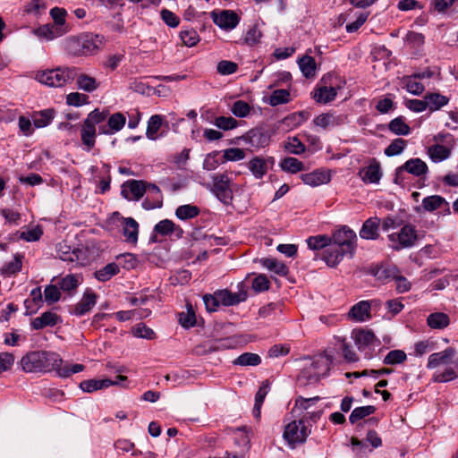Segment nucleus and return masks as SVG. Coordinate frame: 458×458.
I'll use <instances>...</instances> for the list:
<instances>
[{
    "instance_id": "1",
    "label": "nucleus",
    "mask_w": 458,
    "mask_h": 458,
    "mask_svg": "<svg viewBox=\"0 0 458 458\" xmlns=\"http://www.w3.org/2000/svg\"><path fill=\"white\" fill-rule=\"evenodd\" d=\"M21 366L27 373H50L66 378L85 369L82 364H71L64 361L61 356L54 352L33 351L25 354L21 360Z\"/></svg>"
},
{
    "instance_id": "2",
    "label": "nucleus",
    "mask_w": 458,
    "mask_h": 458,
    "mask_svg": "<svg viewBox=\"0 0 458 458\" xmlns=\"http://www.w3.org/2000/svg\"><path fill=\"white\" fill-rule=\"evenodd\" d=\"M427 368L436 369L432 381L437 383H447L458 377V354L457 352L448 347L444 351L434 352L428 356Z\"/></svg>"
},
{
    "instance_id": "3",
    "label": "nucleus",
    "mask_w": 458,
    "mask_h": 458,
    "mask_svg": "<svg viewBox=\"0 0 458 458\" xmlns=\"http://www.w3.org/2000/svg\"><path fill=\"white\" fill-rule=\"evenodd\" d=\"M341 354L333 349H327L324 352L310 358V363L303 369V375L310 380L317 381L320 377L326 376L335 363L340 361Z\"/></svg>"
},
{
    "instance_id": "4",
    "label": "nucleus",
    "mask_w": 458,
    "mask_h": 458,
    "mask_svg": "<svg viewBox=\"0 0 458 458\" xmlns=\"http://www.w3.org/2000/svg\"><path fill=\"white\" fill-rule=\"evenodd\" d=\"M102 43L103 37L86 33L68 38L65 41V49L73 56L89 55L95 54Z\"/></svg>"
},
{
    "instance_id": "5",
    "label": "nucleus",
    "mask_w": 458,
    "mask_h": 458,
    "mask_svg": "<svg viewBox=\"0 0 458 458\" xmlns=\"http://www.w3.org/2000/svg\"><path fill=\"white\" fill-rule=\"evenodd\" d=\"M77 75V70L74 67H56L45 71H39L36 73V80L48 87L61 88L67 83L72 82Z\"/></svg>"
},
{
    "instance_id": "6",
    "label": "nucleus",
    "mask_w": 458,
    "mask_h": 458,
    "mask_svg": "<svg viewBox=\"0 0 458 458\" xmlns=\"http://www.w3.org/2000/svg\"><path fill=\"white\" fill-rule=\"evenodd\" d=\"M109 224L120 229L125 242L136 243L139 233V224L131 217H123L119 212H114L109 218Z\"/></svg>"
},
{
    "instance_id": "7",
    "label": "nucleus",
    "mask_w": 458,
    "mask_h": 458,
    "mask_svg": "<svg viewBox=\"0 0 458 458\" xmlns=\"http://www.w3.org/2000/svg\"><path fill=\"white\" fill-rule=\"evenodd\" d=\"M388 239L391 242L390 247L394 250H400L412 247L418 235L415 227L408 224L403 225L399 232L389 234Z\"/></svg>"
},
{
    "instance_id": "8",
    "label": "nucleus",
    "mask_w": 458,
    "mask_h": 458,
    "mask_svg": "<svg viewBox=\"0 0 458 458\" xmlns=\"http://www.w3.org/2000/svg\"><path fill=\"white\" fill-rule=\"evenodd\" d=\"M428 171L427 164L420 158L415 157L407 160L403 165L399 166L395 171L394 182L401 184L403 182L404 172L416 177L425 175Z\"/></svg>"
},
{
    "instance_id": "9",
    "label": "nucleus",
    "mask_w": 458,
    "mask_h": 458,
    "mask_svg": "<svg viewBox=\"0 0 458 458\" xmlns=\"http://www.w3.org/2000/svg\"><path fill=\"white\" fill-rule=\"evenodd\" d=\"M331 242L334 245L339 246L349 252V257L352 258L356 250L357 236L354 231L344 226L343 228L335 231L332 236Z\"/></svg>"
},
{
    "instance_id": "10",
    "label": "nucleus",
    "mask_w": 458,
    "mask_h": 458,
    "mask_svg": "<svg viewBox=\"0 0 458 458\" xmlns=\"http://www.w3.org/2000/svg\"><path fill=\"white\" fill-rule=\"evenodd\" d=\"M310 431L308 430L303 420L292 421L286 425L284 431V437L292 446L295 444L305 442Z\"/></svg>"
},
{
    "instance_id": "11",
    "label": "nucleus",
    "mask_w": 458,
    "mask_h": 458,
    "mask_svg": "<svg viewBox=\"0 0 458 458\" xmlns=\"http://www.w3.org/2000/svg\"><path fill=\"white\" fill-rule=\"evenodd\" d=\"M377 305V301H360L354 304L348 312V318L356 322H365L372 318L371 309Z\"/></svg>"
},
{
    "instance_id": "12",
    "label": "nucleus",
    "mask_w": 458,
    "mask_h": 458,
    "mask_svg": "<svg viewBox=\"0 0 458 458\" xmlns=\"http://www.w3.org/2000/svg\"><path fill=\"white\" fill-rule=\"evenodd\" d=\"M98 294L92 289H86L81 299L71 308V314L81 317L89 313L96 305Z\"/></svg>"
},
{
    "instance_id": "13",
    "label": "nucleus",
    "mask_w": 458,
    "mask_h": 458,
    "mask_svg": "<svg viewBox=\"0 0 458 458\" xmlns=\"http://www.w3.org/2000/svg\"><path fill=\"white\" fill-rule=\"evenodd\" d=\"M211 18L216 25L225 30L234 29L240 21L237 13L231 10H223L220 13L213 11Z\"/></svg>"
},
{
    "instance_id": "14",
    "label": "nucleus",
    "mask_w": 458,
    "mask_h": 458,
    "mask_svg": "<svg viewBox=\"0 0 458 458\" xmlns=\"http://www.w3.org/2000/svg\"><path fill=\"white\" fill-rule=\"evenodd\" d=\"M127 377L124 376H117L116 380L113 381L110 379H88L83 380L80 383V388L86 393H92L94 391L106 388L113 385H122L123 382L126 381Z\"/></svg>"
},
{
    "instance_id": "15",
    "label": "nucleus",
    "mask_w": 458,
    "mask_h": 458,
    "mask_svg": "<svg viewBox=\"0 0 458 458\" xmlns=\"http://www.w3.org/2000/svg\"><path fill=\"white\" fill-rule=\"evenodd\" d=\"M121 195L129 201L140 200L143 196V181L124 182L121 186Z\"/></svg>"
},
{
    "instance_id": "16",
    "label": "nucleus",
    "mask_w": 458,
    "mask_h": 458,
    "mask_svg": "<svg viewBox=\"0 0 458 458\" xmlns=\"http://www.w3.org/2000/svg\"><path fill=\"white\" fill-rule=\"evenodd\" d=\"M358 174L364 183H378L382 177L380 165L376 159H372L369 165L360 169Z\"/></svg>"
},
{
    "instance_id": "17",
    "label": "nucleus",
    "mask_w": 458,
    "mask_h": 458,
    "mask_svg": "<svg viewBox=\"0 0 458 458\" xmlns=\"http://www.w3.org/2000/svg\"><path fill=\"white\" fill-rule=\"evenodd\" d=\"M245 143L256 148H264L269 143V136L262 129L254 128L242 136Z\"/></svg>"
},
{
    "instance_id": "18",
    "label": "nucleus",
    "mask_w": 458,
    "mask_h": 458,
    "mask_svg": "<svg viewBox=\"0 0 458 458\" xmlns=\"http://www.w3.org/2000/svg\"><path fill=\"white\" fill-rule=\"evenodd\" d=\"M347 255L349 256V252L345 250L330 243L324 250L322 259L328 267H335Z\"/></svg>"
},
{
    "instance_id": "19",
    "label": "nucleus",
    "mask_w": 458,
    "mask_h": 458,
    "mask_svg": "<svg viewBox=\"0 0 458 458\" xmlns=\"http://www.w3.org/2000/svg\"><path fill=\"white\" fill-rule=\"evenodd\" d=\"M58 256L62 260L74 263L76 266L85 265V259H83L84 251L82 250H71L69 246L60 245L58 249Z\"/></svg>"
},
{
    "instance_id": "20",
    "label": "nucleus",
    "mask_w": 458,
    "mask_h": 458,
    "mask_svg": "<svg viewBox=\"0 0 458 458\" xmlns=\"http://www.w3.org/2000/svg\"><path fill=\"white\" fill-rule=\"evenodd\" d=\"M214 188L219 199L226 202L232 199V191L230 190V179L225 174H217L213 177Z\"/></svg>"
},
{
    "instance_id": "21",
    "label": "nucleus",
    "mask_w": 458,
    "mask_h": 458,
    "mask_svg": "<svg viewBox=\"0 0 458 458\" xmlns=\"http://www.w3.org/2000/svg\"><path fill=\"white\" fill-rule=\"evenodd\" d=\"M164 118L160 114L152 115L148 121L147 125V130L145 131L148 139L151 140H157L162 138L165 135V131L163 130Z\"/></svg>"
},
{
    "instance_id": "22",
    "label": "nucleus",
    "mask_w": 458,
    "mask_h": 458,
    "mask_svg": "<svg viewBox=\"0 0 458 458\" xmlns=\"http://www.w3.org/2000/svg\"><path fill=\"white\" fill-rule=\"evenodd\" d=\"M269 162L273 164L274 158L255 157L249 161L248 168L255 178L261 179L267 173Z\"/></svg>"
},
{
    "instance_id": "23",
    "label": "nucleus",
    "mask_w": 458,
    "mask_h": 458,
    "mask_svg": "<svg viewBox=\"0 0 458 458\" xmlns=\"http://www.w3.org/2000/svg\"><path fill=\"white\" fill-rule=\"evenodd\" d=\"M302 182L311 187H317L322 184L328 183L331 180L330 174L322 170H315L311 173L302 174L301 175Z\"/></svg>"
},
{
    "instance_id": "24",
    "label": "nucleus",
    "mask_w": 458,
    "mask_h": 458,
    "mask_svg": "<svg viewBox=\"0 0 458 458\" xmlns=\"http://www.w3.org/2000/svg\"><path fill=\"white\" fill-rule=\"evenodd\" d=\"M218 303L224 306L236 305L246 300L245 293H233L227 289L218 290L216 292Z\"/></svg>"
},
{
    "instance_id": "25",
    "label": "nucleus",
    "mask_w": 458,
    "mask_h": 458,
    "mask_svg": "<svg viewBox=\"0 0 458 458\" xmlns=\"http://www.w3.org/2000/svg\"><path fill=\"white\" fill-rule=\"evenodd\" d=\"M380 225V219L377 216L369 217L367 219L361 229L360 230V236L366 240H376L378 238V229Z\"/></svg>"
},
{
    "instance_id": "26",
    "label": "nucleus",
    "mask_w": 458,
    "mask_h": 458,
    "mask_svg": "<svg viewBox=\"0 0 458 458\" xmlns=\"http://www.w3.org/2000/svg\"><path fill=\"white\" fill-rule=\"evenodd\" d=\"M83 282V276L81 274H68L58 280L59 288L64 291L72 293Z\"/></svg>"
},
{
    "instance_id": "27",
    "label": "nucleus",
    "mask_w": 458,
    "mask_h": 458,
    "mask_svg": "<svg viewBox=\"0 0 458 458\" xmlns=\"http://www.w3.org/2000/svg\"><path fill=\"white\" fill-rule=\"evenodd\" d=\"M343 123V118L335 115L333 113H325L314 118L313 123L315 126L322 129H328L330 127L338 126Z\"/></svg>"
},
{
    "instance_id": "28",
    "label": "nucleus",
    "mask_w": 458,
    "mask_h": 458,
    "mask_svg": "<svg viewBox=\"0 0 458 458\" xmlns=\"http://www.w3.org/2000/svg\"><path fill=\"white\" fill-rule=\"evenodd\" d=\"M59 317L52 312L46 311L42 313L39 317L35 318L32 322V327L34 329H42L46 327H53L57 324Z\"/></svg>"
},
{
    "instance_id": "29",
    "label": "nucleus",
    "mask_w": 458,
    "mask_h": 458,
    "mask_svg": "<svg viewBox=\"0 0 458 458\" xmlns=\"http://www.w3.org/2000/svg\"><path fill=\"white\" fill-rule=\"evenodd\" d=\"M178 323L183 328H191L197 325V318L191 302L186 303V311H182L177 314Z\"/></svg>"
},
{
    "instance_id": "30",
    "label": "nucleus",
    "mask_w": 458,
    "mask_h": 458,
    "mask_svg": "<svg viewBox=\"0 0 458 458\" xmlns=\"http://www.w3.org/2000/svg\"><path fill=\"white\" fill-rule=\"evenodd\" d=\"M96 135V126L84 121L81 125V137L82 143L87 147L88 150H90L95 146Z\"/></svg>"
},
{
    "instance_id": "31",
    "label": "nucleus",
    "mask_w": 458,
    "mask_h": 458,
    "mask_svg": "<svg viewBox=\"0 0 458 458\" xmlns=\"http://www.w3.org/2000/svg\"><path fill=\"white\" fill-rule=\"evenodd\" d=\"M125 123L126 118L124 114H123L122 113H115L112 114L107 120L108 128H102L101 132L104 134H113L123 129Z\"/></svg>"
},
{
    "instance_id": "32",
    "label": "nucleus",
    "mask_w": 458,
    "mask_h": 458,
    "mask_svg": "<svg viewBox=\"0 0 458 458\" xmlns=\"http://www.w3.org/2000/svg\"><path fill=\"white\" fill-rule=\"evenodd\" d=\"M259 263L269 271H272L275 274L282 276H286L289 272V268L284 263L273 258L261 259Z\"/></svg>"
},
{
    "instance_id": "33",
    "label": "nucleus",
    "mask_w": 458,
    "mask_h": 458,
    "mask_svg": "<svg viewBox=\"0 0 458 458\" xmlns=\"http://www.w3.org/2000/svg\"><path fill=\"white\" fill-rule=\"evenodd\" d=\"M120 272V267L117 263L112 262L106 265L104 267L97 270L94 273V276L99 282H106L113 276H116Z\"/></svg>"
},
{
    "instance_id": "34",
    "label": "nucleus",
    "mask_w": 458,
    "mask_h": 458,
    "mask_svg": "<svg viewBox=\"0 0 458 458\" xmlns=\"http://www.w3.org/2000/svg\"><path fill=\"white\" fill-rule=\"evenodd\" d=\"M427 108L431 112L439 110L441 107L446 106L449 98L439 93H428L425 95Z\"/></svg>"
},
{
    "instance_id": "35",
    "label": "nucleus",
    "mask_w": 458,
    "mask_h": 458,
    "mask_svg": "<svg viewBox=\"0 0 458 458\" xmlns=\"http://www.w3.org/2000/svg\"><path fill=\"white\" fill-rule=\"evenodd\" d=\"M352 339L355 344H373L375 341H378L372 330L365 328L353 329Z\"/></svg>"
},
{
    "instance_id": "36",
    "label": "nucleus",
    "mask_w": 458,
    "mask_h": 458,
    "mask_svg": "<svg viewBox=\"0 0 458 458\" xmlns=\"http://www.w3.org/2000/svg\"><path fill=\"white\" fill-rule=\"evenodd\" d=\"M270 386L267 380L262 382V385L259 386L258 392L255 395V403L253 407V416L257 419L260 417V410L263 404V402L269 392Z\"/></svg>"
},
{
    "instance_id": "37",
    "label": "nucleus",
    "mask_w": 458,
    "mask_h": 458,
    "mask_svg": "<svg viewBox=\"0 0 458 458\" xmlns=\"http://www.w3.org/2000/svg\"><path fill=\"white\" fill-rule=\"evenodd\" d=\"M148 192L152 194L154 197V200L152 202H148L145 200V209H153L156 208H160L162 206V194L159 188L153 183L145 182V193Z\"/></svg>"
},
{
    "instance_id": "38",
    "label": "nucleus",
    "mask_w": 458,
    "mask_h": 458,
    "mask_svg": "<svg viewBox=\"0 0 458 458\" xmlns=\"http://www.w3.org/2000/svg\"><path fill=\"white\" fill-rule=\"evenodd\" d=\"M300 69L306 78H313L316 74L317 64L314 57L304 55L299 60Z\"/></svg>"
},
{
    "instance_id": "39",
    "label": "nucleus",
    "mask_w": 458,
    "mask_h": 458,
    "mask_svg": "<svg viewBox=\"0 0 458 458\" xmlns=\"http://www.w3.org/2000/svg\"><path fill=\"white\" fill-rule=\"evenodd\" d=\"M280 167L283 171L296 174L305 170L304 164L296 157H287L281 160Z\"/></svg>"
},
{
    "instance_id": "40",
    "label": "nucleus",
    "mask_w": 458,
    "mask_h": 458,
    "mask_svg": "<svg viewBox=\"0 0 458 458\" xmlns=\"http://www.w3.org/2000/svg\"><path fill=\"white\" fill-rule=\"evenodd\" d=\"M200 213L199 207L191 204L181 205L175 210V216L180 220L192 219Z\"/></svg>"
},
{
    "instance_id": "41",
    "label": "nucleus",
    "mask_w": 458,
    "mask_h": 458,
    "mask_svg": "<svg viewBox=\"0 0 458 458\" xmlns=\"http://www.w3.org/2000/svg\"><path fill=\"white\" fill-rule=\"evenodd\" d=\"M54 109H45L39 112H37L33 115V125L36 128H43L51 123L54 119Z\"/></svg>"
},
{
    "instance_id": "42",
    "label": "nucleus",
    "mask_w": 458,
    "mask_h": 458,
    "mask_svg": "<svg viewBox=\"0 0 458 458\" xmlns=\"http://www.w3.org/2000/svg\"><path fill=\"white\" fill-rule=\"evenodd\" d=\"M427 322L431 328L442 329L449 325L450 319L445 313L436 312L428 317Z\"/></svg>"
},
{
    "instance_id": "43",
    "label": "nucleus",
    "mask_w": 458,
    "mask_h": 458,
    "mask_svg": "<svg viewBox=\"0 0 458 458\" xmlns=\"http://www.w3.org/2000/svg\"><path fill=\"white\" fill-rule=\"evenodd\" d=\"M388 129L395 135L406 136L411 132V128L403 116L393 119L388 124Z\"/></svg>"
},
{
    "instance_id": "44",
    "label": "nucleus",
    "mask_w": 458,
    "mask_h": 458,
    "mask_svg": "<svg viewBox=\"0 0 458 458\" xmlns=\"http://www.w3.org/2000/svg\"><path fill=\"white\" fill-rule=\"evenodd\" d=\"M403 84L408 92L416 96L421 95L425 90L424 85L412 75L404 76L403 78Z\"/></svg>"
},
{
    "instance_id": "45",
    "label": "nucleus",
    "mask_w": 458,
    "mask_h": 458,
    "mask_svg": "<svg viewBox=\"0 0 458 458\" xmlns=\"http://www.w3.org/2000/svg\"><path fill=\"white\" fill-rule=\"evenodd\" d=\"M428 153L434 162H440L449 157L451 150L444 145L435 144L428 148Z\"/></svg>"
},
{
    "instance_id": "46",
    "label": "nucleus",
    "mask_w": 458,
    "mask_h": 458,
    "mask_svg": "<svg viewBox=\"0 0 458 458\" xmlns=\"http://www.w3.org/2000/svg\"><path fill=\"white\" fill-rule=\"evenodd\" d=\"M336 89L333 87H321L313 95L314 99L318 103L327 104L335 99Z\"/></svg>"
},
{
    "instance_id": "47",
    "label": "nucleus",
    "mask_w": 458,
    "mask_h": 458,
    "mask_svg": "<svg viewBox=\"0 0 458 458\" xmlns=\"http://www.w3.org/2000/svg\"><path fill=\"white\" fill-rule=\"evenodd\" d=\"M284 148L288 153L293 155H301L306 150L305 145L296 136L289 137L287 140L284 142Z\"/></svg>"
},
{
    "instance_id": "48",
    "label": "nucleus",
    "mask_w": 458,
    "mask_h": 458,
    "mask_svg": "<svg viewBox=\"0 0 458 458\" xmlns=\"http://www.w3.org/2000/svg\"><path fill=\"white\" fill-rule=\"evenodd\" d=\"M77 77V86L80 89H82L87 92H92L96 90L98 87V83L97 81L87 74L81 73L80 75H76Z\"/></svg>"
},
{
    "instance_id": "49",
    "label": "nucleus",
    "mask_w": 458,
    "mask_h": 458,
    "mask_svg": "<svg viewBox=\"0 0 458 458\" xmlns=\"http://www.w3.org/2000/svg\"><path fill=\"white\" fill-rule=\"evenodd\" d=\"M376 411V407L373 405H367L355 408L350 417L349 420L352 424L356 423L358 420H362Z\"/></svg>"
},
{
    "instance_id": "50",
    "label": "nucleus",
    "mask_w": 458,
    "mask_h": 458,
    "mask_svg": "<svg viewBox=\"0 0 458 458\" xmlns=\"http://www.w3.org/2000/svg\"><path fill=\"white\" fill-rule=\"evenodd\" d=\"M307 245L312 250H318L327 247L331 243V239L327 235L310 236L307 239Z\"/></svg>"
},
{
    "instance_id": "51",
    "label": "nucleus",
    "mask_w": 458,
    "mask_h": 458,
    "mask_svg": "<svg viewBox=\"0 0 458 458\" xmlns=\"http://www.w3.org/2000/svg\"><path fill=\"white\" fill-rule=\"evenodd\" d=\"M260 362L261 359L258 354L244 352L234 360L233 364L240 366H257L260 364Z\"/></svg>"
},
{
    "instance_id": "52",
    "label": "nucleus",
    "mask_w": 458,
    "mask_h": 458,
    "mask_svg": "<svg viewBox=\"0 0 458 458\" xmlns=\"http://www.w3.org/2000/svg\"><path fill=\"white\" fill-rule=\"evenodd\" d=\"M290 101V92L287 89H276L269 96L268 103L272 106L286 104Z\"/></svg>"
},
{
    "instance_id": "53",
    "label": "nucleus",
    "mask_w": 458,
    "mask_h": 458,
    "mask_svg": "<svg viewBox=\"0 0 458 458\" xmlns=\"http://www.w3.org/2000/svg\"><path fill=\"white\" fill-rule=\"evenodd\" d=\"M407 145V141L402 138L394 139L385 149V155L393 157L400 155Z\"/></svg>"
},
{
    "instance_id": "54",
    "label": "nucleus",
    "mask_w": 458,
    "mask_h": 458,
    "mask_svg": "<svg viewBox=\"0 0 458 458\" xmlns=\"http://www.w3.org/2000/svg\"><path fill=\"white\" fill-rule=\"evenodd\" d=\"M309 117V114L307 112L301 111L298 113H293L286 116L283 123L286 126L297 127L303 123Z\"/></svg>"
},
{
    "instance_id": "55",
    "label": "nucleus",
    "mask_w": 458,
    "mask_h": 458,
    "mask_svg": "<svg viewBox=\"0 0 458 458\" xmlns=\"http://www.w3.org/2000/svg\"><path fill=\"white\" fill-rule=\"evenodd\" d=\"M445 202V199L438 195H432L423 199L422 207L426 211H435L439 208L443 203Z\"/></svg>"
},
{
    "instance_id": "56",
    "label": "nucleus",
    "mask_w": 458,
    "mask_h": 458,
    "mask_svg": "<svg viewBox=\"0 0 458 458\" xmlns=\"http://www.w3.org/2000/svg\"><path fill=\"white\" fill-rule=\"evenodd\" d=\"M407 358L406 353L402 350L390 351L384 358L383 362L386 365H396L403 363Z\"/></svg>"
},
{
    "instance_id": "57",
    "label": "nucleus",
    "mask_w": 458,
    "mask_h": 458,
    "mask_svg": "<svg viewBox=\"0 0 458 458\" xmlns=\"http://www.w3.org/2000/svg\"><path fill=\"white\" fill-rule=\"evenodd\" d=\"M404 40L411 47L420 48L425 43V37L420 32L409 31Z\"/></svg>"
},
{
    "instance_id": "58",
    "label": "nucleus",
    "mask_w": 458,
    "mask_h": 458,
    "mask_svg": "<svg viewBox=\"0 0 458 458\" xmlns=\"http://www.w3.org/2000/svg\"><path fill=\"white\" fill-rule=\"evenodd\" d=\"M116 259L118 261V265L127 270L133 269L138 265L137 258L131 253L119 255L116 257Z\"/></svg>"
},
{
    "instance_id": "59",
    "label": "nucleus",
    "mask_w": 458,
    "mask_h": 458,
    "mask_svg": "<svg viewBox=\"0 0 458 458\" xmlns=\"http://www.w3.org/2000/svg\"><path fill=\"white\" fill-rule=\"evenodd\" d=\"M180 38L182 43L187 47H193L199 40V34L193 29L182 30L180 32Z\"/></svg>"
},
{
    "instance_id": "60",
    "label": "nucleus",
    "mask_w": 458,
    "mask_h": 458,
    "mask_svg": "<svg viewBox=\"0 0 458 458\" xmlns=\"http://www.w3.org/2000/svg\"><path fill=\"white\" fill-rule=\"evenodd\" d=\"M58 284H49L44 290L45 300L48 303L57 302L61 298V292Z\"/></svg>"
},
{
    "instance_id": "61",
    "label": "nucleus",
    "mask_w": 458,
    "mask_h": 458,
    "mask_svg": "<svg viewBox=\"0 0 458 458\" xmlns=\"http://www.w3.org/2000/svg\"><path fill=\"white\" fill-rule=\"evenodd\" d=\"M214 123L219 129L228 131L234 129L237 126L238 122L231 116H218L216 118Z\"/></svg>"
},
{
    "instance_id": "62",
    "label": "nucleus",
    "mask_w": 458,
    "mask_h": 458,
    "mask_svg": "<svg viewBox=\"0 0 458 458\" xmlns=\"http://www.w3.org/2000/svg\"><path fill=\"white\" fill-rule=\"evenodd\" d=\"M231 111L237 117H246L250 112V106L243 100H237L233 103Z\"/></svg>"
},
{
    "instance_id": "63",
    "label": "nucleus",
    "mask_w": 458,
    "mask_h": 458,
    "mask_svg": "<svg viewBox=\"0 0 458 458\" xmlns=\"http://www.w3.org/2000/svg\"><path fill=\"white\" fill-rule=\"evenodd\" d=\"M238 69V64L233 61L223 60L217 64V72L222 75H230Z\"/></svg>"
},
{
    "instance_id": "64",
    "label": "nucleus",
    "mask_w": 458,
    "mask_h": 458,
    "mask_svg": "<svg viewBox=\"0 0 458 458\" xmlns=\"http://www.w3.org/2000/svg\"><path fill=\"white\" fill-rule=\"evenodd\" d=\"M88 96L79 92H72L66 96V103L69 106H81L88 103Z\"/></svg>"
}]
</instances>
